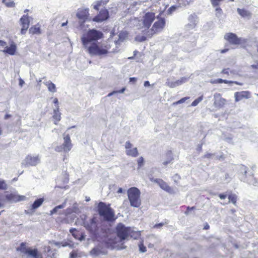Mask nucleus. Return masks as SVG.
Here are the masks:
<instances>
[{
    "mask_svg": "<svg viewBox=\"0 0 258 258\" xmlns=\"http://www.w3.org/2000/svg\"><path fill=\"white\" fill-rule=\"evenodd\" d=\"M97 219L93 218L84 222V227L95 237L97 238H103L108 236V233L110 231V229H100L97 223Z\"/></svg>",
    "mask_w": 258,
    "mask_h": 258,
    "instance_id": "nucleus-1",
    "label": "nucleus"
},
{
    "mask_svg": "<svg viewBox=\"0 0 258 258\" xmlns=\"http://www.w3.org/2000/svg\"><path fill=\"white\" fill-rule=\"evenodd\" d=\"M84 47L91 56H102L108 53L110 46L107 43L94 42Z\"/></svg>",
    "mask_w": 258,
    "mask_h": 258,
    "instance_id": "nucleus-2",
    "label": "nucleus"
},
{
    "mask_svg": "<svg viewBox=\"0 0 258 258\" xmlns=\"http://www.w3.org/2000/svg\"><path fill=\"white\" fill-rule=\"evenodd\" d=\"M103 37V34L101 31L95 29H89L81 37L83 47L97 42V41Z\"/></svg>",
    "mask_w": 258,
    "mask_h": 258,
    "instance_id": "nucleus-3",
    "label": "nucleus"
},
{
    "mask_svg": "<svg viewBox=\"0 0 258 258\" xmlns=\"http://www.w3.org/2000/svg\"><path fill=\"white\" fill-rule=\"evenodd\" d=\"M98 212L104 221L113 222L116 218L115 217L114 210L110 207V205H106L105 203L100 202L98 205Z\"/></svg>",
    "mask_w": 258,
    "mask_h": 258,
    "instance_id": "nucleus-4",
    "label": "nucleus"
},
{
    "mask_svg": "<svg viewBox=\"0 0 258 258\" xmlns=\"http://www.w3.org/2000/svg\"><path fill=\"white\" fill-rule=\"evenodd\" d=\"M140 194V190L136 187H132L128 189L127 196L131 206L136 208L140 207L141 204Z\"/></svg>",
    "mask_w": 258,
    "mask_h": 258,
    "instance_id": "nucleus-5",
    "label": "nucleus"
},
{
    "mask_svg": "<svg viewBox=\"0 0 258 258\" xmlns=\"http://www.w3.org/2000/svg\"><path fill=\"white\" fill-rule=\"evenodd\" d=\"M116 234L120 241L127 239L129 237H133L134 233L129 227H125L122 223H119L116 227Z\"/></svg>",
    "mask_w": 258,
    "mask_h": 258,
    "instance_id": "nucleus-6",
    "label": "nucleus"
},
{
    "mask_svg": "<svg viewBox=\"0 0 258 258\" xmlns=\"http://www.w3.org/2000/svg\"><path fill=\"white\" fill-rule=\"evenodd\" d=\"M165 26V19L164 18H157V20L153 24L151 29L148 30L147 35L151 37L154 34L161 32Z\"/></svg>",
    "mask_w": 258,
    "mask_h": 258,
    "instance_id": "nucleus-7",
    "label": "nucleus"
},
{
    "mask_svg": "<svg viewBox=\"0 0 258 258\" xmlns=\"http://www.w3.org/2000/svg\"><path fill=\"white\" fill-rule=\"evenodd\" d=\"M41 161V156L39 155H27L22 162V165L28 167L29 166H35L39 164Z\"/></svg>",
    "mask_w": 258,
    "mask_h": 258,
    "instance_id": "nucleus-8",
    "label": "nucleus"
},
{
    "mask_svg": "<svg viewBox=\"0 0 258 258\" xmlns=\"http://www.w3.org/2000/svg\"><path fill=\"white\" fill-rule=\"evenodd\" d=\"M224 38L228 42L234 45L241 44L246 42V40L243 38H238L237 35L233 33H228L225 35Z\"/></svg>",
    "mask_w": 258,
    "mask_h": 258,
    "instance_id": "nucleus-9",
    "label": "nucleus"
},
{
    "mask_svg": "<svg viewBox=\"0 0 258 258\" xmlns=\"http://www.w3.org/2000/svg\"><path fill=\"white\" fill-rule=\"evenodd\" d=\"M156 18L155 14L153 12H148L145 14L143 17L142 28L148 29L151 26V24Z\"/></svg>",
    "mask_w": 258,
    "mask_h": 258,
    "instance_id": "nucleus-10",
    "label": "nucleus"
},
{
    "mask_svg": "<svg viewBox=\"0 0 258 258\" xmlns=\"http://www.w3.org/2000/svg\"><path fill=\"white\" fill-rule=\"evenodd\" d=\"M125 153L127 155L133 157H136L138 156L139 153L136 147H134L133 145L129 141L125 143Z\"/></svg>",
    "mask_w": 258,
    "mask_h": 258,
    "instance_id": "nucleus-11",
    "label": "nucleus"
},
{
    "mask_svg": "<svg viewBox=\"0 0 258 258\" xmlns=\"http://www.w3.org/2000/svg\"><path fill=\"white\" fill-rule=\"evenodd\" d=\"M213 106L216 108L219 109L222 107L226 103V100L221 97L219 93H215L214 95Z\"/></svg>",
    "mask_w": 258,
    "mask_h": 258,
    "instance_id": "nucleus-12",
    "label": "nucleus"
},
{
    "mask_svg": "<svg viewBox=\"0 0 258 258\" xmlns=\"http://www.w3.org/2000/svg\"><path fill=\"white\" fill-rule=\"evenodd\" d=\"M6 199L7 201L11 202H17L22 201H25L26 197L24 196H20L16 193H9L5 196Z\"/></svg>",
    "mask_w": 258,
    "mask_h": 258,
    "instance_id": "nucleus-13",
    "label": "nucleus"
},
{
    "mask_svg": "<svg viewBox=\"0 0 258 258\" xmlns=\"http://www.w3.org/2000/svg\"><path fill=\"white\" fill-rule=\"evenodd\" d=\"M109 18V13L106 9H102L99 14L96 16L93 21L96 22H101L107 20Z\"/></svg>",
    "mask_w": 258,
    "mask_h": 258,
    "instance_id": "nucleus-14",
    "label": "nucleus"
},
{
    "mask_svg": "<svg viewBox=\"0 0 258 258\" xmlns=\"http://www.w3.org/2000/svg\"><path fill=\"white\" fill-rule=\"evenodd\" d=\"M188 23L185 26L187 30H190L195 28L198 22V18L195 14H191L188 18Z\"/></svg>",
    "mask_w": 258,
    "mask_h": 258,
    "instance_id": "nucleus-15",
    "label": "nucleus"
},
{
    "mask_svg": "<svg viewBox=\"0 0 258 258\" xmlns=\"http://www.w3.org/2000/svg\"><path fill=\"white\" fill-rule=\"evenodd\" d=\"M20 22L22 26L21 33L22 34H25L29 28L30 24L28 16L27 15H23L21 18Z\"/></svg>",
    "mask_w": 258,
    "mask_h": 258,
    "instance_id": "nucleus-16",
    "label": "nucleus"
},
{
    "mask_svg": "<svg viewBox=\"0 0 258 258\" xmlns=\"http://www.w3.org/2000/svg\"><path fill=\"white\" fill-rule=\"evenodd\" d=\"M107 253L105 248L103 247L101 245H98L93 248L91 251L90 254L94 256H99L101 255H104Z\"/></svg>",
    "mask_w": 258,
    "mask_h": 258,
    "instance_id": "nucleus-17",
    "label": "nucleus"
},
{
    "mask_svg": "<svg viewBox=\"0 0 258 258\" xmlns=\"http://www.w3.org/2000/svg\"><path fill=\"white\" fill-rule=\"evenodd\" d=\"M188 80V78L182 77L180 79L176 80V81H170L168 80L166 83L167 86L170 88H175L178 86L181 85V84L186 82Z\"/></svg>",
    "mask_w": 258,
    "mask_h": 258,
    "instance_id": "nucleus-18",
    "label": "nucleus"
},
{
    "mask_svg": "<svg viewBox=\"0 0 258 258\" xmlns=\"http://www.w3.org/2000/svg\"><path fill=\"white\" fill-rule=\"evenodd\" d=\"M64 142L62 145L63 147V151L64 152H69L72 148L73 145L69 135L63 137Z\"/></svg>",
    "mask_w": 258,
    "mask_h": 258,
    "instance_id": "nucleus-19",
    "label": "nucleus"
},
{
    "mask_svg": "<svg viewBox=\"0 0 258 258\" xmlns=\"http://www.w3.org/2000/svg\"><path fill=\"white\" fill-rule=\"evenodd\" d=\"M249 92L248 91L237 92L234 93L235 100L238 102L244 99H248L249 98Z\"/></svg>",
    "mask_w": 258,
    "mask_h": 258,
    "instance_id": "nucleus-20",
    "label": "nucleus"
},
{
    "mask_svg": "<svg viewBox=\"0 0 258 258\" xmlns=\"http://www.w3.org/2000/svg\"><path fill=\"white\" fill-rule=\"evenodd\" d=\"M17 50V46L14 42H12L9 47L6 46L5 49L3 51L4 52L13 55L15 54Z\"/></svg>",
    "mask_w": 258,
    "mask_h": 258,
    "instance_id": "nucleus-21",
    "label": "nucleus"
},
{
    "mask_svg": "<svg viewBox=\"0 0 258 258\" xmlns=\"http://www.w3.org/2000/svg\"><path fill=\"white\" fill-rule=\"evenodd\" d=\"M154 181L157 183L160 187L163 190L169 192L171 188L168 184L161 179H155Z\"/></svg>",
    "mask_w": 258,
    "mask_h": 258,
    "instance_id": "nucleus-22",
    "label": "nucleus"
},
{
    "mask_svg": "<svg viewBox=\"0 0 258 258\" xmlns=\"http://www.w3.org/2000/svg\"><path fill=\"white\" fill-rule=\"evenodd\" d=\"M26 254H28V256L32 258H42L41 254L38 252L37 249L29 248Z\"/></svg>",
    "mask_w": 258,
    "mask_h": 258,
    "instance_id": "nucleus-23",
    "label": "nucleus"
},
{
    "mask_svg": "<svg viewBox=\"0 0 258 258\" xmlns=\"http://www.w3.org/2000/svg\"><path fill=\"white\" fill-rule=\"evenodd\" d=\"M60 113L59 112V106H56L53 110V117L55 119L54 123L57 124L61 119Z\"/></svg>",
    "mask_w": 258,
    "mask_h": 258,
    "instance_id": "nucleus-24",
    "label": "nucleus"
},
{
    "mask_svg": "<svg viewBox=\"0 0 258 258\" xmlns=\"http://www.w3.org/2000/svg\"><path fill=\"white\" fill-rule=\"evenodd\" d=\"M43 84L47 86L48 90L49 92L54 93L56 92V88L55 85L51 81H48L44 82Z\"/></svg>",
    "mask_w": 258,
    "mask_h": 258,
    "instance_id": "nucleus-25",
    "label": "nucleus"
},
{
    "mask_svg": "<svg viewBox=\"0 0 258 258\" xmlns=\"http://www.w3.org/2000/svg\"><path fill=\"white\" fill-rule=\"evenodd\" d=\"M237 11L238 13L243 18H249L251 16V13L244 9H240L238 8L237 9Z\"/></svg>",
    "mask_w": 258,
    "mask_h": 258,
    "instance_id": "nucleus-26",
    "label": "nucleus"
},
{
    "mask_svg": "<svg viewBox=\"0 0 258 258\" xmlns=\"http://www.w3.org/2000/svg\"><path fill=\"white\" fill-rule=\"evenodd\" d=\"M44 199L43 198H39L36 200L33 204L32 205L31 207L32 209L35 210L39 208L43 203Z\"/></svg>",
    "mask_w": 258,
    "mask_h": 258,
    "instance_id": "nucleus-27",
    "label": "nucleus"
},
{
    "mask_svg": "<svg viewBox=\"0 0 258 258\" xmlns=\"http://www.w3.org/2000/svg\"><path fill=\"white\" fill-rule=\"evenodd\" d=\"M44 252L46 253L47 256H50L51 258H55L57 254L55 252L51 250V249L49 246L45 247Z\"/></svg>",
    "mask_w": 258,
    "mask_h": 258,
    "instance_id": "nucleus-28",
    "label": "nucleus"
},
{
    "mask_svg": "<svg viewBox=\"0 0 258 258\" xmlns=\"http://www.w3.org/2000/svg\"><path fill=\"white\" fill-rule=\"evenodd\" d=\"M87 13L86 10H81L78 11L76 15L79 19L84 20L87 18Z\"/></svg>",
    "mask_w": 258,
    "mask_h": 258,
    "instance_id": "nucleus-29",
    "label": "nucleus"
},
{
    "mask_svg": "<svg viewBox=\"0 0 258 258\" xmlns=\"http://www.w3.org/2000/svg\"><path fill=\"white\" fill-rule=\"evenodd\" d=\"M29 33L32 34H40L41 33L40 27L38 25L31 27L29 29Z\"/></svg>",
    "mask_w": 258,
    "mask_h": 258,
    "instance_id": "nucleus-30",
    "label": "nucleus"
},
{
    "mask_svg": "<svg viewBox=\"0 0 258 258\" xmlns=\"http://www.w3.org/2000/svg\"><path fill=\"white\" fill-rule=\"evenodd\" d=\"M66 203H63L61 205L56 206L54 208H53L51 211H50V214L53 215L54 214L58 213V210L61 209L66 207ZM60 214V213H59Z\"/></svg>",
    "mask_w": 258,
    "mask_h": 258,
    "instance_id": "nucleus-31",
    "label": "nucleus"
},
{
    "mask_svg": "<svg viewBox=\"0 0 258 258\" xmlns=\"http://www.w3.org/2000/svg\"><path fill=\"white\" fill-rule=\"evenodd\" d=\"M3 3H4L7 7L9 8H13L15 6V4L12 0H3Z\"/></svg>",
    "mask_w": 258,
    "mask_h": 258,
    "instance_id": "nucleus-32",
    "label": "nucleus"
},
{
    "mask_svg": "<svg viewBox=\"0 0 258 258\" xmlns=\"http://www.w3.org/2000/svg\"><path fill=\"white\" fill-rule=\"evenodd\" d=\"M29 248H27L25 245L24 243H22L20 246L17 248V250L18 251H21L22 252L26 253L27 250H28Z\"/></svg>",
    "mask_w": 258,
    "mask_h": 258,
    "instance_id": "nucleus-33",
    "label": "nucleus"
},
{
    "mask_svg": "<svg viewBox=\"0 0 258 258\" xmlns=\"http://www.w3.org/2000/svg\"><path fill=\"white\" fill-rule=\"evenodd\" d=\"M229 203L231 202L233 204H235L237 200V197L234 194H230L228 196Z\"/></svg>",
    "mask_w": 258,
    "mask_h": 258,
    "instance_id": "nucleus-34",
    "label": "nucleus"
},
{
    "mask_svg": "<svg viewBox=\"0 0 258 258\" xmlns=\"http://www.w3.org/2000/svg\"><path fill=\"white\" fill-rule=\"evenodd\" d=\"M203 99V96H201L196 99H195L191 104V106H197L200 102H201Z\"/></svg>",
    "mask_w": 258,
    "mask_h": 258,
    "instance_id": "nucleus-35",
    "label": "nucleus"
},
{
    "mask_svg": "<svg viewBox=\"0 0 258 258\" xmlns=\"http://www.w3.org/2000/svg\"><path fill=\"white\" fill-rule=\"evenodd\" d=\"M216 83H219V84L223 83H226V84H228V83H229V84H231V83L238 84L236 82H233V81H228V80H223L222 79H217L216 81Z\"/></svg>",
    "mask_w": 258,
    "mask_h": 258,
    "instance_id": "nucleus-36",
    "label": "nucleus"
},
{
    "mask_svg": "<svg viewBox=\"0 0 258 258\" xmlns=\"http://www.w3.org/2000/svg\"><path fill=\"white\" fill-rule=\"evenodd\" d=\"M78 256H80V255H78L77 251L76 250H73L70 253V258H77Z\"/></svg>",
    "mask_w": 258,
    "mask_h": 258,
    "instance_id": "nucleus-37",
    "label": "nucleus"
},
{
    "mask_svg": "<svg viewBox=\"0 0 258 258\" xmlns=\"http://www.w3.org/2000/svg\"><path fill=\"white\" fill-rule=\"evenodd\" d=\"M135 39L136 41L139 42H143L146 40V37L145 36L138 35L136 37Z\"/></svg>",
    "mask_w": 258,
    "mask_h": 258,
    "instance_id": "nucleus-38",
    "label": "nucleus"
},
{
    "mask_svg": "<svg viewBox=\"0 0 258 258\" xmlns=\"http://www.w3.org/2000/svg\"><path fill=\"white\" fill-rule=\"evenodd\" d=\"M7 188V185L4 180H0V190L6 189Z\"/></svg>",
    "mask_w": 258,
    "mask_h": 258,
    "instance_id": "nucleus-39",
    "label": "nucleus"
},
{
    "mask_svg": "<svg viewBox=\"0 0 258 258\" xmlns=\"http://www.w3.org/2000/svg\"><path fill=\"white\" fill-rule=\"evenodd\" d=\"M223 0H211V3L213 7H216L219 5L220 3Z\"/></svg>",
    "mask_w": 258,
    "mask_h": 258,
    "instance_id": "nucleus-40",
    "label": "nucleus"
},
{
    "mask_svg": "<svg viewBox=\"0 0 258 258\" xmlns=\"http://www.w3.org/2000/svg\"><path fill=\"white\" fill-rule=\"evenodd\" d=\"M189 98V97H183L182 98H181V99H180L179 100L173 103V104H181V103H184L185 101H186L187 100H188V99Z\"/></svg>",
    "mask_w": 258,
    "mask_h": 258,
    "instance_id": "nucleus-41",
    "label": "nucleus"
},
{
    "mask_svg": "<svg viewBox=\"0 0 258 258\" xmlns=\"http://www.w3.org/2000/svg\"><path fill=\"white\" fill-rule=\"evenodd\" d=\"M144 162V159L143 157H141L138 159V168H141L143 166Z\"/></svg>",
    "mask_w": 258,
    "mask_h": 258,
    "instance_id": "nucleus-42",
    "label": "nucleus"
},
{
    "mask_svg": "<svg viewBox=\"0 0 258 258\" xmlns=\"http://www.w3.org/2000/svg\"><path fill=\"white\" fill-rule=\"evenodd\" d=\"M167 154H169V155H171V151H168ZM172 159H173V158L171 156H170L168 160H167L166 161H165L164 162H163V164L164 165H167L172 160Z\"/></svg>",
    "mask_w": 258,
    "mask_h": 258,
    "instance_id": "nucleus-43",
    "label": "nucleus"
},
{
    "mask_svg": "<svg viewBox=\"0 0 258 258\" xmlns=\"http://www.w3.org/2000/svg\"><path fill=\"white\" fill-rule=\"evenodd\" d=\"M216 15L217 17H220L222 15V10L221 8L217 7L216 8Z\"/></svg>",
    "mask_w": 258,
    "mask_h": 258,
    "instance_id": "nucleus-44",
    "label": "nucleus"
},
{
    "mask_svg": "<svg viewBox=\"0 0 258 258\" xmlns=\"http://www.w3.org/2000/svg\"><path fill=\"white\" fill-rule=\"evenodd\" d=\"M75 244H74V243L71 244L70 243L65 242H63V243L62 244V247L69 246L70 248H74L75 247Z\"/></svg>",
    "mask_w": 258,
    "mask_h": 258,
    "instance_id": "nucleus-45",
    "label": "nucleus"
},
{
    "mask_svg": "<svg viewBox=\"0 0 258 258\" xmlns=\"http://www.w3.org/2000/svg\"><path fill=\"white\" fill-rule=\"evenodd\" d=\"M215 156V155L214 153H207L204 155V157L208 159H213Z\"/></svg>",
    "mask_w": 258,
    "mask_h": 258,
    "instance_id": "nucleus-46",
    "label": "nucleus"
},
{
    "mask_svg": "<svg viewBox=\"0 0 258 258\" xmlns=\"http://www.w3.org/2000/svg\"><path fill=\"white\" fill-rule=\"evenodd\" d=\"M101 2L97 1L95 3L93 8L96 10H98L99 7L101 6Z\"/></svg>",
    "mask_w": 258,
    "mask_h": 258,
    "instance_id": "nucleus-47",
    "label": "nucleus"
},
{
    "mask_svg": "<svg viewBox=\"0 0 258 258\" xmlns=\"http://www.w3.org/2000/svg\"><path fill=\"white\" fill-rule=\"evenodd\" d=\"M49 243L51 245L54 244L55 246L60 247V245L62 246V244L63 243V242H55L54 241H49Z\"/></svg>",
    "mask_w": 258,
    "mask_h": 258,
    "instance_id": "nucleus-48",
    "label": "nucleus"
},
{
    "mask_svg": "<svg viewBox=\"0 0 258 258\" xmlns=\"http://www.w3.org/2000/svg\"><path fill=\"white\" fill-rule=\"evenodd\" d=\"M55 151L58 152H60L63 151V147L62 145L58 146L55 147Z\"/></svg>",
    "mask_w": 258,
    "mask_h": 258,
    "instance_id": "nucleus-49",
    "label": "nucleus"
},
{
    "mask_svg": "<svg viewBox=\"0 0 258 258\" xmlns=\"http://www.w3.org/2000/svg\"><path fill=\"white\" fill-rule=\"evenodd\" d=\"M140 251L141 252H144L146 251V247L144 246L142 244L139 245Z\"/></svg>",
    "mask_w": 258,
    "mask_h": 258,
    "instance_id": "nucleus-50",
    "label": "nucleus"
},
{
    "mask_svg": "<svg viewBox=\"0 0 258 258\" xmlns=\"http://www.w3.org/2000/svg\"><path fill=\"white\" fill-rule=\"evenodd\" d=\"M247 168L246 166L242 165L240 167V171L242 173H244V174H246L247 172Z\"/></svg>",
    "mask_w": 258,
    "mask_h": 258,
    "instance_id": "nucleus-51",
    "label": "nucleus"
},
{
    "mask_svg": "<svg viewBox=\"0 0 258 258\" xmlns=\"http://www.w3.org/2000/svg\"><path fill=\"white\" fill-rule=\"evenodd\" d=\"M195 209V207H188L187 208V210L185 212V215H188L189 214L190 212Z\"/></svg>",
    "mask_w": 258,
    "mask_h": 258,
    "instance_id": "nucleus-52",
    "label": "nucleus"
},
{
    "mask_svg": "<svg viewBox=\"0 0 258 258\" xmlns=\"http://www.w3.org/2000/svg\"><path fill=\"white\" fill-rule=\"evenodd\" d=\"M249 183L254 186H258V182L255 178H254L252 181L249 182Z\"/></svg>",
    "mask_w": 258,
    "mask_h": 258,
    "instance_id": "nucleus-53",
    "label": "nucleus"
},
{
    "mask_svg": "<svg viewBox=\"0 0 258 258\" xmlns=\"http://www.w3.org/2000/svg\"><path fill=\"white\" fill-rule=\"evenodd\" d=\"M165 224L164 223H160L159 224H155L154 226L155 228H160L162 226H163Z\"/></svg>",
    "mask_w": 258,
    "mask_h": 258,
    "instance_id": "nucleus-54",
    "label": "nucleus"
},
{
    "mask_svg": "<svg viewBox=\"0 0 258 258\" xmlns=\"http://www.w3.org/2000/svg\"><path fill=\"white\" fill-rule=\"evenodd\" d=\"M176 7L174 6H171L168 10L169 13H171L172 12L174 11L176 9Z\"/></svg>",
    "mask_w": 258,
    "mask_h": 258,
    "instance_id": "nucleus-55",
    "label": "nucleus"
},
{
    "mask_svg": "<svg viewBox=\"0 0 258 258\" xmlns=\"http://www.w3.org/2000/svg\"><path fill=\"white\" fill-rule=\"evenodd\" d=\"M70 232L72 234L73 236L75 238H77L75 233H74V232L76 231V230L74 229H70Z\"/></svg>",
    "mask_w": 258,
    "mask_h": 258,
    "instance_id": "nucleus-56",
    "label": "nucleus"
},
{
    "mask_svg": "<svg viewBox=\"0 0 258 258\" xmlns=\"http://www.w3.org/2000/svg\"><path fill=\"white\" fill-rule=\"evenodd\" d=\"M7 45L6 42L0 40V46H6Z\"/></svg>",
    "mask_w": 258,
    "mask_h": 258,
    "instance_id": "nucleus-57",
    "label": "nucleus"
},
{
    "mask_svg": "<svg viewBox=\"0 0 258 258\" xmlns=\"http://www.w3.org/2000/svg\"><path fill=\"white\" fill-rule=\"evenodd\" d=\"M137 78H135V77H132V78H130V82H133V83H135L136 81H137Z\"/></svg>",
    "mask_w": 258,
    "mask_h": 258,
    "instance_id": "nucleus-58",
    "label": "nucleus"
},
{
    "mask_svg": "<svg viewBox=\"0 0 258 258\" xmlns=\"http://www.w3.org/2000/svg\"><path fill=\"white\" fill-rule=\"evenodd\" d=\"M226 196H227L226 195H224V194H220L219 195V198L221 200L225 199L226 198Z\"/></svg>",
    "mask_w": 258,
    "mask_h": 258,
    "instance_id": "nucleus-59",
    "label": "nucleus"
},
{
    "mask_svg": "<svg viewBox=\"0 0 258 258\" xmlns=\"http://www.w3.org/2000/svg\"><path fill=\"white\" fill-rule=\"evenodd\" d=\"M229 69H223L222 71V73H223V74H228L229 73Z\"/></svg>",
    "mask_w": 258,
    "mask_h": 258,
    "instance_id": "nucleus-60",
    "label": "nucleus"
},
{
    "mask_svg": "<svg viewBox=\"0 0 258 258\" xmlns=\"http://www.w3.org/2000/svg\"><path fill=\"white\" fill-rule=\"evenodd\" d=\"M251 67L252 68V69H256L258 70V63H256V64H252L251 66Z\"/></svg>",
    "mask_w": 258,
    "mask_h": 258,
    "instance_id": "nucleus-61",
    "label": "nucleus"
},
{
    "mask_svg": "<svg viewBox=\"0 0 258 258\" xmlns=\"http://www.w3.org/2000/svg\"><path fill=\"white\" fill-rule=\"evenodd\" d=\"M173 179L175 182H176V180H177L179 177V176L177 174H175L173 177Z\"/></svg>",
    "mask_w": 258,
    "mask_h": 258,
    "instance_id": "nucleus-62",
    "label": "nucleus"
},
{
    "mask_svg": "<svg viewBox=\"0 0 258 258\" xmlns=\"http://www.w3.org/2000/svg\"><path fill=\"white\" fill-rule=\"evenodd\" d=\"M24 84V81L22 79L20 78L19 79V85L21 87H22Z\"/></svg>",
    "mask_w": 258,
    "mask_h": 258,
    "instance_id": "nucleus-63",
    "label": "nucleus"
},
{
    "mask_svg": "<svg viewBox=\"0 0 258 258\" xmlns=\"http://www.w3.org/2000/svg\"><path fill=\"white\" fill-rule=\"evenodd\" d=\"M53 103H54L56 105H55V107L56 106H58V99L57 98H54V100H53Z\"/></svg>",
    "mask_w": 258,
    "mask_h": 258,
    "instance_id": "nucleus-64",
    "label": "nucleus"
}]
</instances>
